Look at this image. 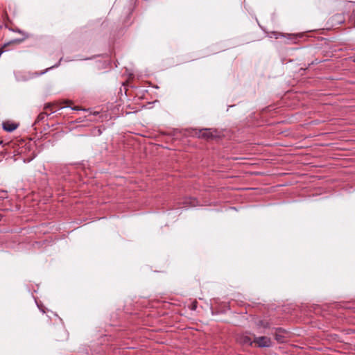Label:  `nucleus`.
Listing matches in <instances>:
<instances>
[{
	"instance_id": "nucleus-18",
	"label": "nucleus",
	"mask_w": 355,
	"mask_h": 355,
	"mask_svg": "<svg viewBox=\"0 0 355 355\" xmlns=\"http://www.w3.org/2000/svg\"><path fill=\"white\" fill-rule=\"evenodd\" d=\"M353 62H355V57L353 58Z\"/></svg>"
},
{
	"instance_id": "nucleus-5",
	"label": "nucleus",
	"mask_w": 355,
	"mask_h": 355,
	"mask_svg": "<svg viewBox=\"0 0 355 355\" xmlns=\"http://www.w3.org/2000/svg\"><path fill=\"white\" fill-rule=\"evenodd\" d=\"M19 126V123L12 122L11 121H6L2 123L3 129L8 132H11L16 130Z\"/></svg>"
},
{
	"instance_id": "nucleus-19",
	"label": "nucleus",
	"mask_w": 355,
	"mask_h": 355,
	"mask_svg": "<svg viewBox=\"0 0 355 355\" xmlns=\"http://www.w3.org/2000/svg\"><path fill=\"white\" fill-rule=\"evenodd\" d=\"M193 309H196V306L195 305H193Z\"/></svg>"
},
{
	"instance_id": "nucleus-15",
	"label": "nucleus",
	"mask_w": 355,
	"mask_h": 355,
	"mask_svg": "<svg viewBox=\"0 0 355 355\" xmlns=\"http://www.w3.org/2000/svg\"><path fill=\"white\" fill-rule=\"evenodd\" d=\"M72 110H78L79 109H78V107H73Z\"/></svg>"
},
{
	"instance_id": "nucleus-17",
	"label": "nucleus",
	"mask_w": 355,
	"mask_h": 355,
	"mask_svg": "<svg viewBox=\"0 0 355 355\" xmlns=\"http://www.w3.org/2000/svg\"><path fill=\"white\" fill-rule=\"evenodd\" d=\"M3 144V141L0 140V145Z\"/></svg>"
},
{
	"instance_id": "nucleus-9",
	"label": "nucleus",
	"mask_w": 355,
	"mask_h": 355,
	"mask_svg": "<svg viewBox=\"0 0 355 355\" xmlns=\"http://www.w3.org/2000/svg\"><path fill=\"white\" fill-rule=\"evenodd\" d=\"M298 37H299V36L297 35H289V39L292 40L294 43L296 42V40H297Z\"/></svg>"
},
{
	"instance_id": "nucleus-6",
	"label": "nucleus",
	"mask_w": 355,
	"mask_h": 355,
	"mask_svg": "<svg viewBox=\"0 0 355 355\" xmlns=\"http://www.w3.org/2000/svg\"><path fill=\"white\" fill-rule=\"evenodd\" d=\"M329 21L331 26H337L343 24L345 21V17L343 14H336L332 16Z\"/></svg>"
},
{
	"instance_id": "nucleus-13",
	"label": "nucleus",
	"mask_w": 355,
	"mask_h": 355,
	"mask_svg": "<svg viewBox=\"0 0 355 355\" xmlns=\"http://www.w3.org/2000/svg\"><path fill=\"white\" fill-rule=\"evenodd\" d=\"M276 339H277V340H278V341H282V340H281V338H280V336H276Z\"/></svg>"
},
{
	"instance_id": "nucleus-4",
	"label": "nucleus",
	"mask_w": 355,
	"mask_h": 355,
	"mask_svg": "<svg viewBox=\"0 0 355 355\" xmlns=\"http://www.w3.org/2000/svg\"><path fill=\"white\" fill-rule=\"evenodd\" d=\"M196 200L192 198H184L180 202H178L180 208H187L189 207L195 206Z\"/></svg>"
},
{
	"instance_id": "nucleus-12",
	"label": "nucleus",
	"mask_w": 355,
	"mask_h": 355,
	"mask_svg": "<svg viewBox=\"0 0 355 355\" xmlns=\"http://www.w3.org/2000/svg\"><path fill=\"white\" fill-rule=\"evenodd\" d=\"M276 339H277V340H278V341H282V340H281V338H280V336H276Z\"/></svg>"
},
{
	"instance_id": "nucleus-14",
	"label": "nucleus",
	"mask_w": 355,
	"mask_h": 355,
	"mask_svg": "<svg viewBox=\"0 0 355 355\" xmlns=\"http://www.w3.org/2000/svg\"><path fill=\"white\" fill-rule=\"evenodd\" d=\"M279 35H282L281 33H277V34L275 35V37H276V38H278Z\"/></svg>"
},
{
	"instance_id": "nucleus-10",
	"label": "nucleus",
	"mask_w": 355,
	"mask_h": 355,
	"mask_svg": "<svg viewBox=\"0 0 355 355\" xmlns=\"http://www.w3.org/2000/svg\"><path fill=\"white\" fill-rule=\"evenodd\" d=\"M1 196H0V198H5L7 197L6 191H1Z\"/></svg>"
},
{
	"instance_id": "nucleus-3",
	"label": "nucleus",
	"mask_w": 355,
	"mask_h": 355,
	"mask_svg": "<svg viewBox=\"0 0 355 355\" xmlns=\"http://www.w3.org/2000/svg\"><path fill=\"white\" fill-rule=\"evenodd\" d=\"M236 341L243 345L251 346L253 343L251 338L246 334H241L236 336Z\"/></svg>"
},
{
	"instance_id": "nucleus-8",
	"label": "nucleus",
	"mask_w": 355,
	"mask_h": 355,
	"mask_svg": "<svg viewBox=\"0 0 355 355\" xmlns=\"http://www.w3.org/2000/svg\"><path fill=\"white\" fill-rule=\"evenodd\" d=\"M60 61H61V59L60 60V61H59L56 64H55V65H53V66H51V67H49V68L46 69L45 70L42 71H40V72H36V73H35V74H36L37 76H41V75L44 74V73H45L46 71H48L49 69H51L55 68V67H58L60 65Z\"/></svg>"
},
{
	"instance_id": "nucleus-1",
	"label": "nucleus",
	"mask_w": 355,
	"mask_h": 355,
	"mask_svg": "<svg viewBox=\"0 0 355 355\" xmlns=\"http://www.w3.org/2000/svg\"><path fill=\"white\" fill-rule=\"evenodd\" d=\"M195 135H196L198 138L205 139H211L216 137V134L217 131L212 128H204L202 130H194Z\"/></svg>"
},
{
	"instance_id": "nucleus-16",
	"label": "nucleus",
	"mask_w": 355,
	"mask_h": 355,
	"mask_svg": "<svg viewBox=\"0 0 355 355\" xmlns=\"http://www.w3.org/2000/svg\"><path fill=\"white\" fill-rule=\"evenodd\" d=\"M1 218H2V215L0 214V221L1 220Z\"/></svg>"
},
{
	"instance_id": "nucleus-7",
	"label": "nucleus",
	"mask_w": 355,
	"mask_h": 355,
	"mask_svg": "<svg viewBox=\"0 0 355 355\" xmlns=\"http://www.w3.org/2000/svg\"><path fill=\"white\" fill-rule=\"evenodd\" d=\"M48 114L45 112H42L37 116V119L35 121V124H39L40 122L43 121L46 117Z\"/></svg>"
},
{
	"instance_id": "nucleus-2",
	"label": "nucleus",
	"mask_w": 355,
	"mask_h": 355,
	"mask_svg": "<svg viewBox=\"0 0 355 355\" xmlns=\"http://www.w3.org/2000/svg\"><path fill=\"white\" fill-rule=\"evenodd\" d=\"M253 343L257 345L259 347H269L271 346V339L266 336L255 337Z\"/></svg>"
},
{
	"instance_id": "nucleus-11",
	"label": "nucleus",
	"mask_w": 355,
	"mask_h": 355,
	"mask_svg": "<svg viewBox=\"0 0 355 355\" xmlns=\"http://www.w3.org/2000/svg\"><path fill=\"white\" fill-rule=\"evenodd\" d=\"M51 107V105L50 104L46 105L44 106V110H47V109L50 108Z\"/></svg>"
}]
</instances>
